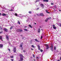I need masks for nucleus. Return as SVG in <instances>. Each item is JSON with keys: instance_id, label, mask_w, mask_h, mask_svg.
I'll return each mask as SVG.
<instances>
[{"instance_id": "obj_1", "label": "nucleus", "mask_w": 61, "mask_h": 61, "mask_svg": "<svg viewBox=\"0 0 61 61\" xmlns=\"http://www.w3.org/2000/svg\"><path fill=\"white\" fill-rule=\"evenodd\" d=\"M19 56L20 57V59L19 61H23V60H24L23 59V56L21 54H20Z\"/></svg>"}, {"instance_id": "obj_2", "label": "nucleus", "mask_w": 61, "mask_h": 61, "mask_svg": "<svg viewBox=\"0 0 61 61\" xmlns=\"http://www.w3.org/2000/svg\"><path fill=\"white\" fill-rule=\"evenodd\" d=\"M45 46L46 47V49H48V48H49V47L48 46V45L46 44Z\"/></svg>"}, {"instance_id": "obj_3", "label": "nucleus", "mask_w": 61, "mask_h": 61, "mask_svg": "<svg viewBox=\"0 0 61 61\" xmlns=\"http://www.w3.org/2000/svg\"><path fill=\"white\" fill-rule=\"evenodd\" d=\"M17 31H18L19 32H21V31H22V30L21 29H18V30H17Z\"/></svg>"}, {"instance_id": "obj_4", "label": "nucleus", "mask_w": 61, "mask_h": 61, "mask_svg": "<svg viewBox=\"0 0 61 61\" xmlns=\"http://www.w3.org/2000/svg\"><path fill=\"white\" fill-rule=\"evenodd\" d=\"M41 6L42 7V8H44V5L43 4H41Z\"/></svg>"}, {"instance_id": "obj_5", "label": "nucleus", "mask_w": 61, "mask_h": 61, "mask_svg": "<svg viewBox=\"0 0 61 61\" xmlns=\"http://www.w3.org/2000/svg\"><path fill=\"white\" fill-rule=\"evenodd\" d=\"M4 31H5V32H7V31H8V30H7V29L5 28L4 29Z\"/></svg>"}, {"instance_id": "obj_6", "label": "nucleus", "mask_w": 61, "mask_h": 61, "mask_svg": "<svg viewBox=\"0 0 61 61\" xmlns=\"http://www.w3.org/2000/svg\"><path fill=\"white\" fill-rule=\"evenodd\" d=\"M38 33H40V28H39L38 29Z\"/></svg>"}, {"instance_id": "obj_7", "label": "nucleus", "mask_w": 61, "mask_h": 61, "mask_svg": "<svg viewBox=\"0 0 61 61\" xmlns=\"http://www.w3.org/2000/svg\"><path fill=\"white\" fill-rule=\"evenodd\" d=\"M40 15H41V16H43L44 15L43 13H40Z\"/></svg>"}, {"instance_id": "obj_8", "label": "nucleus", "mask_w": 61, "mask_h": 61, "mask_svg": "<svg viewBox=\"0 0 61 61\" xmlns=\"http://www.w3.org/2000/svg\"><path fill=\"white\" fill-rule=\"evenodd\" d=\"M51 50H52V51H53V46H51Z\"/></svg>"}, {"instance_id": "obj_9", "label": "nucleus", "mask_w": 61, "mask_h": 61, "mask_svg": "<svg viewBox=\"0 0 61 61\" xmlns=\"http://www.w3.org/2000/svg\"><path fill=\"white\" fill-rule=\"evenodd\" d=\"M43 2H48V0H43Z\"/></svg>"}, {"instance_id": "obj_10", "label": "nucleus", "mask_w": 61, "mask_h": 61, "mask_svg": "<svg viewBox=\"0 0 61 61\" xmlns=\"http://www.w3.org/2000/svg\"><path fill=\"white\" fill-rule=\"evenodd\" d=\"M6 39L7 40H9V37L8 36H6Z\"/></svg>"}, {"instance_id": "obj_11", "label": "nucleus", "mask_w": 61, "mask_h": 61, "mask_svg": "<svg viewBox=\"0 0 61 61\" xmlns=\"http://www.w3.org/2000/svg\"><path fill=\"white\" fill-rule=\"evenodd\" d=\"M3 46L2 44H0V47L1 48H2L3 47Z\"/></svg>"}, {"instance_id": "obj_12", "label": "nucleus", "mask_w": 61, "mask_h": 61, "mask_svg": "<svg viewBox=\"0 0 61 61\" xmlns=\"http://www.w3.org/2000/svg\"><path fill=\"white\" fill-rule=\"evenodd\" d=\"M20 47H21V49H22V50H23V48L22 47V45H20Z\"/></svg>"}, {"instance_id": "obj_13", "label": "nucleus", "mask_w": 61, "mask_h": 61, "mask_svg": "<svg viewBox=\"0 0 61 61\" xmlns=\"http://www.w3.org/2000/svg\"><path fill=\"white\" fill-rule=\"evenodd\" d=\"M14 52H16V48H14Z\"/></svg>"}, {"instance_id": "obj_14", "label": "nucleus", "mask_w": 61, "mask_h": 61, "mask_svg": "<svg viewBox=\"0 0 61 61\" xmlns=\"http://www.w3.org/2000/svg\"><path fill=\"white\" fill-rule=\"evenodd\" d=\"M53 28L54 29H56V27L55 26H53Z\"/></svg>"}, {"instance_id": "obj_15", "label": "nucleus", "mask_w": 61, "mask_h": 61, "mask_svg": "<svg viewBox=\"0 0 61 61\" xmlns=\"http://www.w3.org/2000/svg\"><path fill=\"white\" fill-rule=\"evenodd\" d=\"M18 23L19 24V25H20V22L19 21V20L18 21Z\"/></svg>"}, {"instance_id": "obj_16", "label": "nucleus", "mask_w": 61, "mask_h": 61, "mask_svg": "<svg viewBox=\"0 0 61 61\" xmlns=\"http://www.w3.org/2000/svg\"><path fill=\"white\" fill-rule=\"evenodd\" d=\"M46 12L47 13H48V14H49L50 13L49 12H48V10H46Z\"/></svg>"}, {"instance_id": "obj_17", "label": "nucleus", "mask_w": 61, "mask_h": 61, "mask_svg": "<svg viewBox=\"0 0 61 61\" xmlns=\"http://www.w3.org/2000/svg\"><path fill=\"white\" fill-rule=\"evenodd\" d=\"M48 19L47 18L45 20V21L46 22L47 21H48Z\"/></svg>"}, {"instance_id": "obj_18", "label": "nucleus", "mask_w": 61, "mask_h": 61, "mask_svg": "<svg viewBox=\"0 0 61 61\" xmlns=\"http://www.w3.org/2000/svg\"><path fill=\"white\" fill-rule=\"evenodd\" d=\"M2 15H3V16H5L6 15V14H2Z\"/></svg>"}, {"instance_id": "obj_19", "label": "nucleus", "mask_w": 61, "mask_h": 61, "mask_svg": "<svg viewBox=\"0 0 61 61\" xmlns=\"http://www.w3.org/2000/svg\"><path fill=\"white\" fill-rule=\"evenodd\" d=\"M29 26L30 27H31V28H32V26H31V25H29Z\"/></svg>"}, {"instance_id": "obj_20", "label": "nucleus", "mask_w": 61, "mask_h": 61, "mask_svg": "<svg viewBox=\"0 0 61 61\" xmlns=\"http://www.w3.org/2000/svg\"><path fill=\"white\" fill-rule=\"evenodd\" d=\"M0 39L1 40H2V36H0Z\"/></svg>"}, {"instance_id": "obj_21", "label": "nucleus", "mask_w": 61, "mask_h": 61, "mask_svg": "<svg viewBox=\"0 0 61 61\" xmlns=\"http://www.w3.org/2000/svg\"><path fill=\"white\" fill-rule=\"evenodd\" d=\"M24 30L25 31H27V30L26 29H24Z\"/></svg>"}, {"instance_id": "obj_22", "label": "nucleus", "mask_w": 61, "mask_h": 61, "mask_svg": "<svg viewBox=\"0 0 61 61\" xmlns=\"http://www.w3.org/2000/svg\"><path fill=\"white\" fill-rule=\"evenodd\" d=\"M13 26L11 27L10 28V30L12 29L13 28Z\"/></svg>"}, {"instance_id": "obj_23", "label": "nucleus", "mask_w": 61, "mask_h": 61, "mask_svg": "<svg viewBox=\"0 0 61 61\" xmlns=\"http://www.w3.org/2000/svg\"><path fill=\"white\" fill-rule=\"evenodd\" d=\"M54 49L55 50H56V47H54Z\"/></svg>"}, {"instance_id": "obj_24", "label": "nucleus", "mask_w": 61, "mask_h": 61, "mask_svg": "<svg viewBox=\"0 0 61 61\" xmlns=\"http://www.w3.org/2000/svg\"><path fill=\"white\" fill-rule=\"evenodd\" d=\"M39 1H40V0H37L36 1V2H39Z\"/></svg>"}, {"instance_id": "obj_25", "label": "nucleus", "mask_w": 61, "mask_h": 61, "mask_svg": "<svg viewBox=\"0 0 61 61\" xmlns=\"http://www.w3.org/2000/svg\"><path fill=\"white\" fill-rule=\"evenodd\" d=\"M35 40L36 41V42H38V41L36 39H35Z\"/></svg>"}, {"instance_id": "obj_26", "label": "nucleus", "mask_w": 61, "mask_h": 61, "mask_svg": "<svg viewBox=\"0 0 61 61\" xmlns=\"http://www.w3.org/2000/svg\"><path fill=\"white\" fill-rule=\"evenodd\" d=\"M47 19L49 20V19H51V17H49L48 18H47Z\"/></svg>"}, {"instance_id": "obj_27", "label": "nucleus", "mask_w": 61, "mask_h": 61, "mask_svg": "<svg viewBox=\"0 0 61 61\" xmlns=\"http://www.w3.org/2000/svg\"><path fill=\"white\" fill-rule=\"evenodd\" d=\"M31 46L32 47H33V48L35 47V46H34V45H32Z\"/></svg>"}, {"instance_id": "obj_28", "label": "nucleus", "mask_w": 61, "mask_h": 61, "mask_svg": "<svg viewBox=\"0 0 61 61\" xmlns=\"http://www.w3.org/2000/svg\"><path fill=\"white\" fill-rule=\"evenodd\" d=\"M10 58H13V57H14V56H10Z\"/></svg>"}, {"instance_id": "obj_29", "label": "nucleus", "mask_w": 61, "mask_h": 61, "mask_svg": "<svg viewBox=\"0 0 61 61\" xmlns=\"http://www.w3.org/2000/svg\"><path fill=\"white\" fill-rule=\"evenodd\" d=\"M9 11H13V10L12 9H11V10H10Z\"/></svg>"}, {"instance_id": "obj_30", "label": "nucleus", "mask_w": 61, "mask_h": 61, "mask_svg": "<svg viewBox=\"0 0 61 61\" xmlns=\"http://www.w3.org/2000/svg\"><path fill=\"white\" fill-rule=\"evenodd\" d=\"M15 15H16V16H17V14H15Z\"/></svg>"}, {"instance_id": "obj_31", "label": "nucleus", "mask_w": 61, "mask_h": 61, "mask_svg": "<svg viewBox=\"0 0 61 61\" xmlns=\"http://www.w3.org/2000/svg\"><path fill=\"white\" fill-rule=\"evenodd\" d=\"M37 46H38V48L40 47V46H39V45H38Z\"/></svg>"}, {"instance_id": "obj_32", "label": "nucleus", "mask_w": 61, "mask_h": 61, "mask_svg": "<svg viewBox=\"0 0 61 61\" xmlns=\"http://www.w3.org/2000/svg\"><path fill=\"white\" fill-rule=\"evenodd\" d=\"M3 31L0 32V34H2V33H3Z\"/></svg>"}, {"instance_id": "obj_33", "label": "nucleus", "mask_w": 61, "mask_h": 61, "mask_svg": "<svg viewBox=\"0 0 61 61\" xmlns=\"http://www.w3.org/2000/svg\"><path fill=\"white\" fill-rule=\"evenodd\" d=\"M41 52H43V51L42 50H41Z\"/></svg>"}, {"instance_id": "obj_34", "label": "nucleus", "mask_w": 61, "mask_h": 61, "mask_svg": "<svg viewBox=\"0 0 61 61\" xmlns=\"http://www.w3.org/2000/svg\"><path fill=\"white\" fill-rule=\"evenodd\" d=\"M33 57H35V55H34V54H33Z\"/></svg>"}, {"instance_id": "obj_35", "label": "nucleus", "mask_w": 61, "mask_h": 61, "mask_svg": "<svg viewBox=\"0 0 61 61\" xmlns=\"http://www.w3.org/2000/svg\"><path fill=\"white\" fill-rule=\"evenodd\" d=\"M29 13L30 14H31V12L29 11Z\"/></svg>"}, {"instance_id": "obj_36", "label": "nucleus", "mask_w": 61, "mask_h": 61, "mask_svg": "<svg viewBox=\"0 0 61 61\" xmlns=\"http://www.w3.org/2000/svg\"><path fill=\"white\" fill-rule=\"evenodd\" d=\"M38 49H39V50H40V48H38Z\"/></svg>"}, {"instance_id": "obj_37", "label": "nucleus", "mask_w": 61, "mask_h": 61, "mask_svg": "<svg viewBox=\"0 0 61 61\" xmlns=\"http://www.w3.org/2000/svg\"><path fill=\"white\" fill-rule=\"evenodd\" d=\"M11 60L12 61H14V59H11Z\"/></svg>"}, {"instance_id": "obj_38", "label": "nucleus", "mask_w": 61, "mask_h": 61, "mask_svg": "<svg viewBox=\"0 0 61 61\" xmlns=\"http://www.w3.org/2000/svg\"><path fill=\"white\" fill-rule=\"evenodd\" d=\"M43 38V37L42 36H41V39H42Z\"/></svg>"}, {"instance_id": "obj_39", "label": "nucleus", "mask_w": 61, "mask_h": 61, "mask_svg": "<svg viewBox=\"0 0 61 61\" xmlns=\"http://www.w3.org/2000/svg\"><path fill=\"white\" fill-rule=\"evenodd\" d=\"M51 5H53V3H51Z\"/></svg>"}, {"instance_id": "obj_40", "label": "nucleus", "mask_w": 61, "mask_h": 61, "mask_svg": "<svg viewBox=\"0 0 61 61\" xmlns=\"http://www.w3.org/2000/svg\"><path fill=\"white\" fill-rule=\"evenodd\" d=\"M36 58H37L38 59V58H39L38 57H36Z\"/></svg>"}, {"instance_id": "obj_41", "label": "nucleus", "mask_w": 61, "mask_h": 61, "mask_svg": "<svg viewBox=\"0 0 61 61\" xmlns=\"http://www.w3.org/2000/svg\"><path fill=\"white\" fill-rule=\"evenodd\" d=\"M31 49L32 50H34V49H33L32 48Z\"/></svg>"}, {"instance_id": "obj_42", "label": "nucleus", "mask_w": 61, "mask_h": 61, "mask_svg": "<svg viewBox=\"0 0 61 61\" xmlns=\"http://www.w3.org/2000/svg\"><path fill=\"white\" fill-rule=\"evenodd\" d=\"M34 61H36V59H34Z\"/></svg>"}, {"instance_id": "obj_43", "label": "nucleus", "mask_w": 61, "mask_h": 61, "mask_svg": "<svg viewBox=\"0 0 61 61\" xmlns=\"http://www.w3.org/2000/svg\"><path fill=\"white\" fill-rule=\"evenodd\" d=\"M52 26H55V25H52Z\"/></svg>"}, {"instance_id": "obj_44", "label": "nucleus", "mask_w": 61, "mask_h": 61, "mask_svg": "<svg viewBox=\"0 0 61 61\" xmlns=\"http://www.w3.org/2000/svg\"><path fill=\"white\" fill-rule=\"evenodd\" d=\"M8 50H9V51H10V49H9Z\"/></svg>"}, {"instance_id": "obj_45", "label": "nucleus", "mask_w": 61, "mask_h": 61, "mask_svg": "<svg viewBox=\"0 0 61 61\" xmlns=\"http://www.w3.org/2000/svg\"><path fill=\"white\" fill-rule=\"evenodd\" d=\"M59 11L60 12H61V10H59Z\"/></svg>"}, {"instance_id": "obj_46", "label": "nucleus", "mask_w": 61, "mask_h": 61, "mask_svg": "<svg viewBox=\"0 0 61 61\" xmlns=\"http://www.w3.org/2000/svg\"><path fill=\"white\" fill-rule=\"evenodd\" d=\"M37 10H38L39 9V8H37Z\"/></svg>"}, {"instance_id": "obj_47", "label": "nucleus", "mask_w": 61, "mask_h": 61, "mask_svg": "<svg viewBox=\"0 0 61 61\" xmlns=\"http://www.w3.org/2000/svg\"><path fill=\"white\" fill-rule=\"evenodd\" d=\"M60 60H61V57H60Z\"/></svg>"}, {"instance_id": "obj_48", "label": "nucleus", "mask_w": 61, "mask_h": 61, "mask_svg": "<svg viewBox=\"0 0 61 61\" xmlns=\"http://www.w3.org/2000/svg\"><path fill=\"white\" fill-rule=\"evenodd\" d=\"M37 15H38V16H39V15H38L37 14Z\"/></svg>"}, {"instance_id": "obj_49", "label": "nucleus", "mask_w": 61, "mask_h": 61, "mask_svg": "<svg viewBox=\"0 0 61 61\" xmlns=\"http://www.w3.org/2000/svg\"><path fill=\"white\" fill-rule=\"evenodd\" d=\"M24 27H25V28L27 27L26 26H24Z\"/></svg>"}, {"instance_id": "obj_50", "label": "nucleus", "mask_w": 61, "mask_h": 61, "mask_svg": "<svg viewBox=\"0 0 61 61\" xmlns=\"http://www.w3.org/2000/svg\"><path fill=\"white\" fill-rule=\"evenodd\" d=\"M24 52H25V50H24L23 51Z\"/></svg>"}, {"instance_id": "obj_51", "label": "nucleus", "mask_w": 61, "mask_h": 61, "mask_svg": "<svg viewBox=\"0 0 61 61\" xmlns=\"http://www.w3.org/2000/svg\"><path fill=\"white\" fill-rule=\"evenodd\" d=\"M57 61H60V60H57Z\"/></svg>"}, {"instance_id": "obj_52", "label": "nucleus", "mask_w": 61, "mask_h": 61, "mask_svg": "<svg viewBox=\"0 0 61 61\" xmlns=\"http://www.w3.org/2000/svg\"><path fill=\"white\" fill-rule=\"evenodd\" d=\"M0 15H1V13H0Z\"/></svg>"}, {"instance_id": "obj_53", "label": "nucleus", "mask_w": 61, "mask_h": 61, "mask_svg": "<svg viewBox=\"0 0 61 61\" xmlns=\"http://www.w3.org/2000/svg\"><path fill=\"white\" fill-rule=\"evenodd\" d=\"M1 29H2V28H1Z\"/></svg>"}, {"instance_id": "obj_54", "label": "nucleus", "mask_w": 61, "mask_h": 61, "mask_svg": "<svg viewBox=\"0 0 61 61\" xmlns=\"http://www.w3.org/2000/svg\"><path fill=\"white\" fill-rule=\"evenodd\" d=\"M41 30H42V31L43 30L42 29H41Z\"/></svg>"}, {"instance_id": "obj_55", "label": "nucleus", "mask_w": 61, "mask_h": 61, "mask_svg": "<svg viewBox=\"0 0 61 61\" xmlns=\"http://www.w3.org/2000/svg\"><path fill=\"white\" fill-rule=\"evenodd\" d=\"M35 25H36V23H35Z\"/></svg>"}]
</instances>
